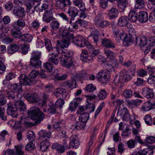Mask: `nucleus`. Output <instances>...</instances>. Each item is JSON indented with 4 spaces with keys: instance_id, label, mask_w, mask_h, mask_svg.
Masks as SVG:
<instances>
[{
    "instance_id": "nucleus-47",
    "label": "nucleus",
    "mask_w": 155,
    "mask_h": 155,
    "mask_svg": "<svg viewBox=\"0 0 155 155\" xmlns=\"http://www.w3.org/2000/svg\"><path fill=\"white\" fill-rule=\"evenodd\" d=\"M115 113L113 112L110 119L108 120V121L106 125V129H107L109 125L113 122L116 123L118 121L117 118L115 117Z\"/></svg>"
},
{
    "instance_id": "nucleus-61",
    "label": "nucleus",
    "mask_w": 155,
    "mask_h": 155,
    "mask_svg": "<svg viewBox=\"0 0 155 155\" xmlns=\"http://www.w3.org/2000/svg\"><path fill=\"white\" fill-rule=\"evenodd\" d=\"M153 31L155 35L151 37L149 40V45L150 46H153L155 45V27L153 28Z\"/></svg>"
},
{
    "instance_id": "nucleus-36",
    "label": "nucleus",
    "mask_w": 155,
    "mask_h": 155,
    "mask_svg": "<svg viewBox=\"0 0 155 155\" xmlns=\"http://www.w3.org/2000/svg\"><path fill=\"white\" fill-rule=\"evenodd\" d=\"M50 145V143L48 140L46 139L42 141L40 144V149L42 152L46 151Z\"/></svg>"
},
{
    "instance_id": "nucleus-27",
    "label": "nucleus",
    "mask_w": 155,
    "mask_h": 155,
    "mask_svg": "<svg viewBox=\"0 0 155 155\" xmlns=\"http://www.w3.org/2000/svg\"><path fill=\"white\" fill-rule=\"evenodd\" d=\"M137 13L134 10H131L129 13L127 18L130 22H136L138 19Z\"/></svg>"
},
{
    "instance_id": "nucleus-59",
    "label": "nucleus",
    "mask_w": 155,
    "mask_h": 155,
    "mask_svg": "<svg viewBox=\"0 0 155 155\" xmlns=\"http://www.w3.org/2000/svg\"><path fill=\"white\" fill-rule=\"evenodd\" d=\"M104 53L106 54L107 58L111 59L114 58V54L113 51L109 50L104 49Z\"/></svg>"
},
{
    "instance_id": "nucleus-3",
    "label": "nucleus",
    "mask_w": 155,
    "mask_h": 155,
    "mask_svg": "<svg viewBox=\"0 0 155 155\" xmlns=\"http://www.w3.org/2000/svg\"><path fill=\"white\" fill-rule=\"evenodd\" d=\"M148 44L147 40L146 38L144 35H141L139 37H137L135 39V45L140 46L141 49L144 51V54H147L150 51V48L146 46Z\"/></svg>"
},
{
    "instance_id": "nucleus-7",
    "label": "nucleus",
    "mask_w": 155,
    "mask_h": 155,
    "mask_svg": "<svg viewBox=\"0 0 155 155\" xmlns=\"http://www.w3.org/2000/svg\"><path fill=\"white\" fill-rule=\"evenodd\" d=\"M74 42L77 46L80 47L85 46L87 48V45H90V43L81 36H77L75 38Z\"/></svg>"
},
{
    "instance_id": "nucleus-63",
    "label": "nucleus",
    "mask_w": 155,
    "mask_h": 155,
    "mask_svg": "<svg viewBox=\"0 0 155 155\" xmlns=\"http://www.w3.org/2000/svg\"><path fill=\"white\" fill-rule=\"evenodd\" d=\"M44 66L47 72H51L53 70V65L50 63L47 62L44 63Z\"/></svg>"
},
{
    "instance_id": "nucleus-44",
    "label": "nucleus",
    "mask_w": 155,
    "mask_h": 155,
    "mask_svg": "<svg viewBox=\"0 0 155 155\" xmlns=\"http://www.w3.org/2000/svg\"><path fill=\"white\" fill-rule=\"evenodd\" d=\"M101 16L102 13H99L95 18L94 19L95 24L98 27H100L103 20L101 19Z\"/></svg>"
},
{
    "instance_id": "nucleus-46",
    "label": "nucleus",
    "mask_w": 155,
    "mask_h": 155,
    "mask_svg": "<svg viewBox=\"0 0 155 155\" xmlns=\"http://www.w3.org/2000/svg\"><path fill=\"white\" fill-rule=\"evenodd\" d=\"M152 103L150 102L144 103L141 107V110L143 111H147L152 109Z\"/></svg>"
},
{
    "instance_id": "nucleus-42",
    "label": "nucleus",
    "mask_w": 155,
    "mask_h": 155,
    "mask_svg": "<svg viewBox=\"0 0 155 155\" xmlns=\"http://www.w3.org/2000/svg\"><path fill=\"white\" fill-rule=\"evenodd\" d=\"M33 37L29 33H26L21 35L20 39L22 41L28 43L30 42L32 39Z\"/></svg>"
},
{
    "instance_id": "nucleus-38",
    "label": "nucleus",
    "mask_w": 155,
    "mask_h": 155,
    "mask_svg": "<svg viewBox=\"0 0 155 155\" xmlns=\"http://www.w3.org/2000/svg\"><path fill=\"white\" fill-rule=\"evenodd\" d=\"M68 47H66V48H64V49H65L66 50V51L65 52H60L59 51H58V46H57V47L56 48V50L58 52V53L59 54H61V55H63V56H65V57H68V58H71V57L74 54L73 52L71 51L70 50H68L67 51V49H66V48Z\"/></svg>"
},
{
    "instance_id": "nucleus-9",
    "label": "nucleus",
    "mask_w": 155,
    "mask_h": 155,
    "mask_svg": "<svg viewBox=\"0 0 155 155\" xmlns=\"http://www.w3.org/2000/svg\"><path fill=\"white\" fill-rule=\"evenodd\" d=\"M56 6L60 9L64 11L68 6L71 4L70 0H55Z\"/></svg>"
},
{
    "instance_id": "nucleus-53",
    "label": "nucleus",
    "mask_w": 155,
    "mask_h": 155,
    "mask_svg": "<svg viewBox=\"0 0 155 155\" xmlns=\"http://www.w3.org/2000/svg\"><path fill=\"white\" fill-rule=\"evenodd\" d=\"M64 123L61 121H58L56 122L53 125V127L54 129H56L58 131L62 130L63 127Z\"/></svg>"
},
{
    "instance_id": "nucleus-39",
    "label": "nucleus",
    "mask_w": 155,
    "mask_h": 155,
    "mask_svg": "<svg viewBox=\"0 0 155 155\" xmlns=\"http://www.w3.org/2000/svg\"><path fill=\"white\" fill-rule=\"evenodd\" d=\"M58 55L54 53L49 54V61L53 63L55 65H57L59 62Z\"/></svg>"
},
{
    "instance_id": "nucleus-14",
    "label": "nucleus",
    "mask_w": 155,
    "mask_h": 155,
    "mask_svg": "<svg viewBox=\"0 0 155 155\" xmlns=\"http://www.w3.org/2000/svg\"><path fill=\"white\" fill-rule=\"evenodd\" d=\"M86 97H87V102L88 103L85 106V108L88 110V112L91 113L94 111L95 107L94 105L92 103H90V102L91 100L94 99L95 97V95L91 96L90 95H86Z\"/></svg>"
},
{
    "instance_id": "nucleus-48",
    "label": "nucleus",
    "mask_w": 155,
    "mask_h": 155,
    "mask_svg": "<svg viewBox=\"0 0 155 155\" xmlns=\"http://www.w3.org/2000/svg\"><path fill=\"white\" fill-rule=\"evenodd\" d=\"M51 133L45 130H41L39 132L40 137L50 138L51 136Z\"/></svg>"
},
{
    "instance_id": "nucleus-31",
    "label": "nucleus",
    "mask_w": 155,
    "mask_h": 155,
    "mask_svg": "<svg viewBox=\"0 0 155 155\" xmlns=\"http://www.w3.org/2000/svg\"><path fill=\"white\" fill-rule=\"evenodd\" d=\"M15 105L20 111H24L26 109V106L23 101L18 99L15 103Z\"/></svg>"
},
{
    "instance_id": "nucleus-23",
    "label": "nucleus",
    "mask_w": 155,
    "mask_h": 155,
    "mask_svg": "<svg viewBox=\"0 0 155 155\" xmlns=\"http://www.w3.org/2000/svg\"><path fill=\"white\" fill-rule=\"evenodd\" d=\"M28 2L26 3V6L27 8V12L30 14L33 13L34 12L35 7L34 2L33 0L27 1Z\"/></svg>"
},
{
    "instance_id": "nucleus-62",
    "label": "nucleus",
    "mask_w": 155,
    "mask_h": 155,
    "mask_svg": "<svg viewBox=\"0 0 155 155\" xmlns=\"http://www.w3.org/2000/svg\"><path fill=\"white\" fill-rule=\"evenodd\" d=\"M124 96L126 98H128L132 96V91L130 89H127L124 91L123 92Z\"/></svg>"
},
{
    "instance_id": "nucleus-19",
    "label": "nucleus",
    "mask_w": 155,
    "mask_h": 155,
    "mask_svg": "<svg viewBox=\"0 0 155 155\" xmlns=\"http://www.w3.org/2000/svg\"><path fill=\"white\" fill-rule=\"evenodd\" d=\"M102 45L104 46L107 48H115V44L110 39L104 38L102 39Z\"/></svg>"
},
{
    "instance_id": "nucleus-13",
    "label": "nucleus",
    "mask_w": 155,
    "mask_h": 155,
    "mask_svg": "<svg viewBox=\"0 0 155 155\" xmlns=\"http://www.w3.org/2000/svg\"><path fill=\"white\" fill-rule=\"evenodd\" d=\"M142 94L147 99H152L154 95L153 89L148 87H146L143 89Z\"/></svg>"
},
{
    "instance_id": "nucleus-29",
    "label": "nucleus",
    "mask_w": 155,
    "mask_h": 155,
    "mask_svg": "<svg viewBox=\"0 0 155 155\" xmlns=\"http://www.w3.org/2000/svg\"><path fill=\"white\" fill-rule=\"evenodd\" d=\"M118 25L121 27L127 26L130 25L128 22V20L126 16H121L118 19Z\"/></svg>"
},
{
    "instance_id": "nucleus-26",
    "label": "nucleus",
    "mask_w": 155,
    "mask_h": 155,
    "mask_svg": "<svg viewBox=\"0 0 155 155\" xmlns=\"http://www.w3.org/2000/svg\"><path fill=\"white\" fill-rule=\"evenodd\" d=\"M123 42L127 46L131 45L132 43H135V38L128 35H126L124 37Z\"/></svg>"
},
{
    "instance_id": "nucleus-2",
    "label": "nucleus",
    "mask_w": 155,
    "mask_h": 155,
    "mask_svg": "<svg viewBox=\"0 0 155 155\" xmlns=\"http://www.w3.org/2000/svg\"><path fill=\"white\" fill-rule=\"evenodd\" d=\"M28 116L32 120H35V124H39L44 118L43 113L37 107H31L28 112Z\"/></svg>"
},
{
    "instance_id": "nucleus-6",
    "label": "nucleus",
    "mask_w": 155,
    "mask_h": 155,
    "mask_svg": "<svg viewBox=\"0 0 155 155\" xmlns=\"http://www.w3.org/2000/svg\"><path fill=\"white\" fill-rule=\"evenodd\" d=\"M113 37L117 41L120 42L122 38L126 35V33L121 29H120L116 27L112 28Z\"/></svg>"
},
{
    "instance_id": "nucleus-12",
    "label": "nucleus",
    "mask_w": 155,
    "mask_h": 155,
    "mask_svg": "<svg viewBox=\"0 0 155 155\" xmlns=\"http://www.w3.org/2000/svg\"><path fill=\"white\" fill-rule=\"evenodd\" d=\"M60 59L62 65L65 67L70 68L73 64L71 58L65 57V56L60 55Z\"/></svg>"
},
{
    "instance_id": "nucleus-30",
    "label": "nucleus",
    "mask_w": 155,
    "mask_h": 155,
    "mask_svg": "<svg viewBox=\"0 0 155 155\" xmlns=\"http://www.w3.org/2000/svg\"><path fill=\"white\" fill-rule=\"evenodd\" d=\"M51 148L57 150L59 153H62L65 150L64 147L62 145L57 143H54L53 144Z\"/></svg>"
},
{
    "instance_id": "nucleus-57",
    "label": "nucleus",
    "mask_w": 155,
    "mask_h": 155,
    "mask_svg": "<svg viewBox=\"0 0 155 155\" xmlns=\"http://www.w3.org/2000/svg\"><path fill=\"white\" fill-rule=\"evenodd\" d=\"M27 138L31 142H33L35 139V134L34 131L32 130L28 131L27 133Z\"/></svg>"
},
{
    "instance_id": "nucleus-10",
    "label": "nucleus",
    "mask_w": 155,
    "mask_h": 155,
    "mask_svg": "<svg viewBox=\"0 0 155 155\" xmlns=\"http://www.w3.org/2000/svg\"><path fill=\"white\" fill-rule=\"evenodd\" d=\"M97 77L98 81L104 84L107 83L110 78L108 73L104 71L99 72Z\"/></svg>"
},
{
    "instance_id": "nucleus-33",
    "label": "nucleus",
    "mask_w": 155,
    "mask_h": 155,
    "mask_svg": "<svg viewBox=\"0 0 155 155\" xmlns=\"http://www.w3.org/2000/svg\"><path fill=\"white\" fill-rule=\"evenodd\" d=\"M118 14L117 9L115 8H112L109 11L108 15L110 19H114L117 18Z\"/></svg>"
},
{
    "instance_id": "nucleus-43",
    "label": "nucleus",
    "mask_w": 155,
    "mask_h": 155,
    "mask_svg": "<svg viewBox=\"0 0 155 155\" xmlns=\"http://www.w3.org/2000/svg\"><path fill=\"white\" fill-rule=\"evenodd\" d=\"M11 90L19 94L22 91L21 84L20 82L12 84L11 87Z\"/></svg>"
},
{
    "instance_id": "nucleus-37",
    "label": "nucleus",
    "mask_w": 155,
    "mask_h": 155,
    "mask_svg": "<svg viewBox=\"0 0 155 155\" xmlns=\"http://www.w3.org/2000/svg\"><path fill=\"white\" fill-rule=\"evenodd\" d=\"M135 5V8L136 9H141L145 6L144 0H134Z\"/></svg>"
},
{
    "instance_id": "nucleus-1",
    "label": "nucleus",
    "mask_w": 155,
    "mask_h": 155,
    "mask_svg": "<svg viewBox=\"0 0 155 155\" xmlns=\"http://www.w3.org/2000/svg\"><path fill=\"white\" fill-rule=\"evenodd\" d=\"M62 40L57 41L58 51L60 52H65L66 50L64 48L68 47L69 45V41L74 38V35L67 30L63 31L61 33Z\"/></svg>"
},
{
    "instance_id": "nucleus-16",
    "label": "nucleus",
    "mask_w": 155,
    "mask_h": 155,
    "mask_svg": "<svg viewBox=\"0 0 155 155\" xmlns=\"http://www.w3.org/2000/svg\"><path fill=\"white\" fill-rule=\"evenodd\" d=\"M24 97L28 101L32 103H35L40 99V97L36 93L28 94Z\"/></svg>"
},
{
    "instance_id": "nucleus-55",
    "label": "nucleus",
    "mask_w": 155,
    "mask_h": 155,
    "mask_svg": "<svg viewBox=\"0 0 155 155\" xmlns=\"http://www.w3.org/2000/svg\"><path fill=\"white\" fill-rule=\"evenodd\" d=\"M77 81L76 79L74 78V77L72 81H69L67 82H65L64 83V84L66 87H71L74 84L75 85L76 84V81Z\"/></svg>"
},
{
    "instance_id": "nucleus-51",
    "label": "nucleus",
    "mask_w": 155,
    "mask_h": 155,
    "mask_svg": "<svg viewBox=\"0 0 155 155\" xmlns=\"http://www.w3.org/2000/svg\"><path fill=\"white\" fill-rule=\"evenodd\" d=\"M86 125V123H84L80 120L77 121L75 124V127L78 130H81L84 129Z\"/></svg>"
},
{
    "instance_id": "nucleus-17",
    "label": "nucleus",
    "mask_w": 155,
    "mask_h": 155,
    "mask_svg": "<svg viewBox=\"0 0 155 155\" xmlns=\"http://www.w3.org/2000/svg\"><path fill=\"white\" fill-rule=\"evenodd\" d=\"M79 144L78 136L76 135L71 136L70 137V148L72 147L76 149L79 147Z\"/></svg>"
},
{
    "instance_id": "nucleus-21",
    "label": "nucleus",
    "mask_w": 155,
    "mask_h": 155,
    "mask_svg": "<svg viewBox=\"0 0 155 155\" xmlns=\"http://www.w3.org/2000/svg\"><path fill=\"white\" fill-rule=\"evenodd\" d=\"M21 29L20 28L17 27L14 24L12 28H11V34L14 38H18L21 36Z\"/></svg>"
},
{
    "instance_id": "nucleus-50",
    "label": "nucleus",
    "mask_w": 155,
    "mask_h": 155,
    "mask_svg": "<svg viewBox=\"0 0 155 155\" xmlns=\"http://www.w3.org/2000/svg\"><path fill=\"white\" fill-rule=\"evenodd\" d=\"M107 93L105 89L101 90L97 94L98 98L101 100L105 99L107 95Z\"/></svg>"
},
{
    "instance_id": "nucleus-56",
    "label": "nucleus",
    "mask_w": 155,
    "mask_h": 155,
    "mask_svg": "<svg viewBox=\"0 0 155 155\" xmlns=\"http://www.w3.org/2000/svg\"><path fill=\"white\" fill-rule=\"evenodd\" d=\"M40 26V23L38 20H35L31 24V29L37 30Z\"/></svg>"
},
{
    "instance_id": "nucleus-18",
    "label": "nucleus",
    "mask_w": 155,
    "mask_h": 155,
    "mask_svg": "<svg viewBox=\"0 0 155 155\" xmlns=\"http://www.w3.org/2000/svg\"><path fill=\"white\" fill-rule=\"evenodd\" d=\"M7 113L8 114L13 117H16L18 115V112L16 108H15L13 105L11 103H9L7 105Z\"/></svg>"
},
{
    "instance_id": "nucleus-45",
    "label": "nucleus",
    "mask_w": 155,
    "mask_h": 155,
    "mask_svg": "<svg viewBox=\"0 0 155 155\" xmlns=\"http://www.w3.org/2000/svg\"><path fill=\"white\" fill-rule=\"evenodd\" d=\"M117 6L122 10L124 9L128 6V3L127 0H118Z\"/></svg>"
},
{
    "instance_id": "nucleus-20",
    "label": "nucleus",
    "mask_w": 155,
    "mask_h": 155,
    "mask_svg": "<svg viewBox=\"0 0 155 155\" xmlns=\"http://www.w3.org/2000/svg\"><path fill=\"white\" fill-rule=\"evenodd\" d=\"M54 95L56 97L61 96L60 97L61 98V96H62V98H66L68 94L66 92V90L61 88H58L54 90Z\"/></svg>"
},
{
    "instance_id": "nucleus-22",
    "label": "nucleus",
    "mask_w": 155,
    "mask_h": 155,
    "mask_svg": "<svg viewBox=\"0 0 155 155\" xmlns=\"http://www.w3.org/2000/svg\"><path fill=\"white\" fill-rule=\"evenodd\" d=\"M8 98L9 99H14L16 100L20 99L21 95L18 93L15 92L12 90L10 91H6Z\"/></svg>"
},
{
    "instance_id": "nucleus-49",
    "label": "nucleus",
    "mask_w": 155,
    "mask_h": 155,
    "mask_svg": "<svg viewBox=\"0 0 155 155\" xmlns=\"http://www.w3.org/2000/svg\"><path fill=\"white\" fill-rule=\"evenodd\" d=\"M87 48L90 51V52L91 53L93 57H94L97 56L99 53V51L98 49H95L91 44L90 43V45H87Z\"/></svg>"
},
{
    "instance_id": "nucleus-8",
    "label": "nucleus",
    "mask_w": 155,
    "mask_h": 155,
    "mask_svg": "<svg viewBox=\"0 0 155 155\" xmlns=\"http://www.w3.org/2000/svg\"><path fill=\"white\" fill-rule=\"evenodd\" d=\"M12 13L15 16L21 18L24 17L26 14L24 8L20 6L15 7L13 9Z\"/></svg>"
},
{
    "instance_id": "nucleus-58",
    "label": "nucleus",
    "mask_w": 155,
    "mask_h": 155,
    "mask_svg": "<svg viewBox=\"0 0 155 155\" xmlns=\"http://www.w3.org/2000/svg\"><path fill=\"white\" fill-rule=\"evenodd\" d=\"M89 118V114L88 113H85L84 114L81 115L79 117V120L86 123Z\"/></svg>"
},
{
    "instance_id": "nucleus-5",
    "label": "nucleus",
    "mask_w": 155,
    "mask_h": 155,
    "mask_svg": "<svg viewBox=\"0 0 155 155\" xmlns=\"http://www.w3.org/2000/svg\"><path fill=\"white\" fill-rule=\"evenodd\" d=\"M19 79L21 84L24 85L31 86L35 84L36 82V81L33 78H31L29 76H27L24 74L20 75Z\"/></svg>"
},
{
    "instance_id": "nucleus-11",
    "label": "nucleus",
    "mask_w": 155,
    "mask_h": 155,
    "mask_svg": "<svg viewBox=\"0 0 155 155\" xmlns=\"http://www.w3.org/2000/svg\"><path fill=\"white\" fill-rule=\"evenodd\" d=\"M53 11L54 9L52 8L45 11L43 16V20L44 21L48 23L53 20Z\"/></svg>"
},
{
    "instance_id": "nucleus-52",
    "label": "nucleus",
    "mask_w": 155,
    "mask_h": 155,
    "mask_svg": "<svg viewBox=\"0 0 155 155\" xmlns=\"http://www.w3.org/2000/svg\"><path fill=\"white\" fill-rule=\"evenodd\" d=\"M41 56V52L38 51H34L31 54V57L30 59L40 60Z\"/></svg>"
},
{
    "instance_id": "nucleus-34",
    "label": "nucleus",
    "mask_w": 155,
    "mask_h": 155,
    "mask_svg": "<svg viewBox=\"0 0 155 155\" xmlns=\"http://www.w3.org/2000/svg\"><path fill=\"white\" fill-rule=\"evenodd\" d=\"M73 4L74 5L79 7L81 11H85L86 10L85 5L83 0H74Z\"/></svg>"
},
{
    "instance_id": "nucleus-28",
    "label": "nucleus",
    "mask_w": 155,
    "mask_h": 155,
    "mask_svg": "<svg viewBox=\"0 0 155 155\" xmlns=\"http://www.w3.org/2000/svg\"><path fill=\"white\" fill-rule=\"evenodd\" d=\"M88 74L84 71H82L80 73L77 74L74 76V78L77 81L82 79L88 80Z\"/></svg>"
},
{
    "instance_id": "nucleus-35",
    "label": "nucleus",
    "mask_w": 155,
    "mask_h": 155,
    "mask_svg": "<svg viewBox=\"0 0 155 155\" xmlns=\"http://www.w3.org/2000/svg\"><path fill=\"white\" fill-rule=\"evenodd\" d=\"M48 5L47 4H41V3H39L35 6V9L37 11L41 12L48 9Z\"/></svg>"
},
{
    "instance_id": "nucleus-64",
    "label": "nucleus",
    "mask_w": 155,
    "mask_h": 155,
    "mask_svg": "<svg viewBox=\"0 0 155 155\" xmlns=\"http://www.w3.org/2000/svg\"><path fill=\"white\" fill-rule=\"evenodd\" d=\"M149 20L152 23L155 22V8L151 12L149 17Z\"/></svg>"
},
{
    "instance_id": "nucleus-41",
    "label": "nucleus",
    "mask_w": 155,
    "mask_h": 155,
    "mask_svg": "<svg viewBox=\"0 0 155 155\" xmlns=\"http://www.w3.org/2000/svg\"><path fill=\"white\" fill-rule=\"evenodd\" d=\"M87 22L81 19H78L72 24V27L74 29H77L79 26L84 27Z\"/></svg>"
},
{
    "instance_id": "nucleus-40",
    "label": "nucleus",
    "mask_w": 155,
    "mask_h": 155,
    "mask_svg": "<svg viewBox=\"0 0 155 155\" xmlns=\"http://www.w3.org/2000/svg\"><path fill=\"white\" fill-rule=\"evenodd\" d=\"M68 13L70 17L74 18L78 15V11L76 8L71 6L69 8Z\"/></svg>"
},
{
    "instance_id": "nucleus-24",
    "label": "nucleus",
    "mask_w": 155,
    "mask_h": 155,
    "mask_svg": "<svg viewBox=\"0 0 155 155\" xmlns=\"http://www.w3.org/2000/svg\"><path fill=\"white\" fill-rule=\"evenodd\" d=\"M41 65V62L40 60L30 59L29 67L31 68H40Z\"/></svg>"
},
{
    "instance_id": "nucleus-32",
    "label": "nucleus",
    "mask_w": 155,
    "mask_h": 155,
    "mask_svg": "<svg viewBox=\"0 0 155 155\" xmlns=\"http://www.w3.org/2000/svg\"><path fill=\"white\" fill-rule=\"evenodd\" d=\"M20 45L13 44L8 47V52L11 54H13L17 52L18 50Z\"/></svg>"
},
{
    "instance_id": "nucleus-25",
    "label": "nucleus",
    "mask_w": 155,
    "mask_h": 155,
    "mask_svg": "<svg viewBox=\"0 0 155 155\" xmlns=\"http://www.w3.org/2000/svg\"><path fill=\"white\" fill-rule=\"evenodd\" d=\"M138 20L140 22L143 23L147 21L148 14L145 12H141L139 13Z\"/></svg>"
},
{
    "instance_id": "nucleus-60",
    "label": "nucleus",
    "mask_w": 155,
    "mask_h": 155,
    "mask_svg": "<svg viewBox=\"0 0 155 155\" xmlns=\"http://www.w3.org/2000/svg\"><path fill=\"white\" fill-rule=\"evenodd\" d=\"M15 25L17 26L20 28H22L23 27L25 26V23L24 20L21 19H19L17 20L16 24H15Z\"/></svg>"
},
{
    "instance_id": "nucleus-4",
    "label": "nucleus",
    "mask_w": 155,
    "mask_h": 155,
    "mask_svg": "<svg viewBox=\"0 0 155 155\" xmlns=\"http://www.w3.org/2000/svg\"><path fill=\"white\" fill-rule=\"evenodd\" d=\"M130 79V77L126 70L121 71L119 75L116 76L114 78V81L117 83L118 81L124 83L125 81H127Z\"/></svg>"
},
{
    "instance_id": "nucleus-15",
    "label": "nucleus",
    "mask_w": 155,
    "mask_h": 155,
    "mask_svg": "<svg viewBox=\"0 0 155 155\" xmlns=\"http://www.w3.org/2000/svg\"><path fill=\"white\" fill-rule=\"evenodd\" d=\"M120 113V115L124 120L128 121L130 118V115L128 112L127 109L124 107L120 110L119 108L118 109L117 114Z\"/></svg>"
},
{
    "instance_id": "nucleus-54",
    "label": "nucleus",
    "mask_w": 155,
    "mask_h": 155,
    "mask_svg": "<svg viewBox=\"0 0 155 155\" xmlns=\"http://www.w3.org/2000/svg\"><path fill=\"white\" fill-rule=\"evenodd\" d=\"M45 44L46 48L48 51L53 50V48L52 47L51 42L50 41L47 39H45Z\"/></svg>"
}]
</instances>
